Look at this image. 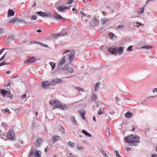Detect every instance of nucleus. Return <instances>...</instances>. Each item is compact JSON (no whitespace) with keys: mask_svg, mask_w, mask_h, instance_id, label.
I'll return each instance as SVG.
<instances>
[{"mask_svg":"<svg viewBox=\"0 0 157 157\" xmlns=\"http://www.w3.org/2000/svg\"><path fill=\"white\" fill-rule=\"evenodd\" d=\"M140 137L136 135L131 134L130 136L125 137L124 139V141H126L131 146H135L140 142Z\"/></svg>","mask_w":157,"mask_h":157,"instance_id":"1","label":"nucleus"},{"mask_svg":"<svg viewBox=\"0 0 157 157\" xmlns=\"http://www.w3.org/2000/svg\"><path fill=\"white\" fill-rule=\"evenodd\" d=\"M0 92L3 97L4 98H9L11 99H12L13 95L11 94L10 91L3 89H0Z\"/></svg>","mask_w":157,"mask_h":157,"instance_id":"2","label":"nucleus"},{"mask_svg":"<svg viewBox=\"0 0 157 157\" xmlns=\"http://www.w3.org/2000/svg\"><path fill=\"white\" fill-rule=\"evenodd\" d=\"M55 105L53 106V109H61L62 110H67V108L66 105H63L59 101H56Z\"/></svg>","mask_w":157,"mask_h":157,"instance_id":"3","label":"nucleus"},{"mask_svg":"<svg viewBox=\"0 0 157 157\" xmlns=\"http://www.w3.org/2000/svg\"><path fill=\"white\" fill-rule=\"evenodd\" d=\"M66 60L65 57H63L61 59L57 64L58 69H62V67L64 65Z\"/></svg>","mask_w":157,"mask_h":157,"instance_id":"4","label":"nucleus"},{"mask_svg":"<svg viewBox=\"0 0 157 157\" xmlns=\"http://www.w3.org/2000/svg\"><path fill=\"white\" fill-rule=\"evenodd\" d=\"M63 82L60 79L55 78L52 80L50 83L51 86H55L58 83H62Z\"/></svg>","mask_w":157,"mask_h":157,"instance_id":"5","label":"nucleus"},{"mask_svg":"<svg viewBox=\"0 0 157 157\" xmlns=\"http://www.w3.org/2000/svg\"><path fill=\"white\" fill-rule=\"evenodd\" d=\"M75 52L73 51L70 52L68 55V62L69 64H71L73 62V59L75 55Z\"/></svg>","mask_w":157,"mask_h":157,"instance_id":"6","label":"nucleus"},{"mask_svg":"<svg viewBox=\"0 0 157 157\" xmlns=\"http://www.w3.org/2000/svg\"><path fill=\"white\" fill-rule=\"evenodd\" d=\"M7 137L10 140H13L15 137V132L12 130H10L7 133Z\"/></svg>","mask_w":157,"mask_h":157,"instance_id":"7","label":"nucleus"},{"mask_svg":"<svg viewBox=\"0 0 157 157\" xmlns=\"http://www.w3.org/2000/svg\"><path fill=\"white\" fill-rule=\"evenodd\" d=\"M41 86L42 87L45 89H48L51 86L50 83L48 81H46L42 82Z\"/></svg>","mask_w":157,"mask_h":157,"instance_id":"8","label":"nucleus"},{"mask_svg":"<svg viewBox=\"0 0 157 157\" xmlns=\"http://www.w3.org/2000/svg\"><path fill=\"white\" fill-rule=\"evenodd\" d=\"M108 51L111 53L115 55L117 54V48L116 47H109L108 49Z\"/></svg>","mask_w":157,"mask_h":157,"instance_id":"9","label":"nucleus"},{"mask_svg":"<svg viewBox=\"0 0 157 157\" xmlns=\"http://www.w3.org/2000/svg\"><path fill=\"white\" fill-rule=\"evenodd\" d=\"M39 60V59L36 58L35 57H32L29 58L25 63H33Z\"/></svg>","mask_w":157,"mask_h":157,"instance_id":"10","label":"nucleus"},{"mask_svg":"<svg viewBox=\"0 0 157 157\" xmlns=\"http://www.w3.org/2000/svg\"><path fill=\"white\" fill-rule=\"evenodd\" d=\"M71 6H58L56 9L57 10L60 12H63L64 10L68 9H69L70 8Z\"/></svg>","mask_w":157,"mask_h":157,"instance_id":"11","label":"nucleus"},{"mask_svg":"<svg viewBox=\"0 0 157 157\" xmlns=\"http://www.w3.org/2000/svg\"><path fill=\"white\" fill-rule=\"evenodd\" d=\"M42 142V139L39 138L37 139L36 141H35L34 144L36 147H39L40 146Z\"/></svg>","mask_w":157,"mask_h":157,"instance_id":"12","label":"nucleus"},{"mask_svg":"<svg viewBox=\"0 0 157 157\" xmlns=\"http://www.w3.org/2000/svg\"><path fill=\"white\" fill-rule=\"evenodd\" d=\"M62 73H63L65 75L69 74L73 72V69H61Z\"/></svg>","mask_w":157,"mask_h":157,"instance_id":"13","label":"nucleus"},{"mask_svg":"<svg viewBox=\"0 0 157 157\" xmlns=\"http://www.w3.org/2000/svg\"><path fill=\"white\" fill-rule=\"evenodd\" d=\"M98 23V21L95 18H94L90 23V25L93 26H95Z\"/></svg>","mask_w":157,"mask_h":157,"instance_id":"14","label":"nucleus"},{"mask_svg":"<svg viewBox=\"0 0 157 157\" xmlns=\"http://www.w3.org/2000/svg\"><path fill=\"white\" fill-rule=\"evenodd\" d=\"M15 12L14 11L12 10L11 9H9L8 12L7 17H9L13 16L15 14Z\"/></svg>","mask_w":157,"mask_h":157,"instance_id":"15","label":"nucleus"},{"mask_svg":"<svg viewBox=\"0 0 157 157\" xmlns=\"http://www.w3.org/2000/svg\"><path fill=\"white\" fill-rule=\"evenodd\" d=\"M101 85L100 82H98L96 83L94 86V90L95 92H97L99 90Z\"/></svg>","mask_w":157,"mask_h":157,"instance_id":"16","label":"nucleus"},{"mask_svg":"<svg viewBox=\"0 0 157 157\" xmlns=\"http://www.w3.org/2000/svg\"><path fill=\"white\" fill-rule=\"evenodd\" d=\"M78 113L80 115L82 119L83 120H85L86 119L85 117V111L84 110H82L81 111H79L78 112Z\"/></svg>","mask_w":157,"mask_h":157,"instance_id":"17","label":"nucleus"},{"mask_svg":"<svg viewBox=\"0 0 157 157\" xmlns=\"http://www.w3.org/2000/svg\"><path fill=\"white\" fill-rule=\"evenodd\" d=\"M74 89L79 92H85V90L79 86H75Z\"/></svg>","mask_w":157,"mask_h":157,"instance_id":"18","label":"nucleus"},{"mask_svg":"<svg viewBox=\"0 0 157 157\" xmlns=\"http://www.w3.org/2000/svg\"><path fill=\"white\" fill-rule=\"evenodd\" d=\"M109 21V20L108 18H104L101 19V23L102 25L105 24Z\"/></svg>","mask_w":157,"mask_h":157,"instance_id":"19","label":"nucleus"},{"mask_svg":"<svg viewBox=\"0 0 157 157\" xmlns=\"http://www.w3.org/2000/svg\"><path fill=\"white\" fill-rule=\"evenodd\" d=\"M132 113L130 112H128L124 114V116L126 118H129L132 116Z\"/></svg>","mask_w":157,"mask_h":157,"instance_id":"20","label":"nucleus"},{"mask_svg":"<svg viewBox=\"0 0 157 157\" xmlns=\"http://www.w3.org/2000/svg\"><path fill=\"white\" fill-rule=\"evenodd\" d=\"M117 53H119V55H121L123 52V48L121 47H120L118 48H117Z\"/></svg>","mask_w":157,"mask_h":157,"instance_id":"21","label":"nucleus"},{"mask_svg":"<svg viewBox=\"0 0 157 157\" xmlns=\"http://www.w3.org/2000/svg\"><path fill=\"white\" fill-rule=\"evenodd\" d=\"M60 139V137L57 136H54L52 138L53 142L55 143L56 141Z\"/></svg>","mask_w":157,"mask_h":157,"instance_id":"22","label":"nucleus"},{"mask_svg":"<svg viewBox=\"0 0 157 157\" xmlns=\"http://www.w3.org/2000/svg\"><path fill=\"white\" fill-rule=\"evenodd\" d=\"M71 120L73 124L76 125L77 124V121L74 116H72L71 117Z\"/></svg>","mask_w":157,"mask_h":157,"instance_id":"23","label":"nucleus"},{"mask_svg":"<svg viewBox=\"0 0 157 157\" xmlns=\"http://www.w3.org/2000/svg\"><path fill=\"white\" fill-rule=\"evenodd\" d=\"M45 17H50L52 16V13L51 11H48L46 13L45 12Z\"/></svg>","mask_w":157,"mask_h":157,"instance_id":"24","label":"nucleus"},{"mask_svg":"<svg viewBox=\"0 0 157 157\" xmlns=\"http://www.w3.org/2000/svg\"><path fill=\"white\" fill-rule=\"evenodd\" d=\"M105 108L103 107L101 108L99 111L98 112V115H100L102 114H103L105 111Z\"/></svg>","mask_w":157,"mask_h":157,"instance_id":"25","label":"nucleus"},{"mask_svg":"<svg viewBox=\"0 0 157 157\" xmlns=\"http://www.w3.org/2000/svg\"><path fill=\"white\" fill-rule=\"evenodd\" d=\"M53 16L55 18L57 19H61L62 18V17L57 13H55Z\"/></svg>","mask_w":157,"mask_h":157,"instance_id":"26","label":"nucleus"},{"mask_svg":"<svg viewBox=\"0 0 157 157\" xmlns=\"http://www.w3.org/2000/svg\"><path fill=\"white\" fill-rule=\"evenodd\" d=\"M6 49H6V48H3L1 50V51L0 52V55L2 53V52H3V51ZM6 54V53H5V54L1 58H0V61H2V60H3L4 59Z\"/></svg>","mask_w":157,"mask_h":157,"instance_id":"27","label":"nucleus"},{"mask_svg":"<svg viewBox=\"0 0 157 157\" xmlns=\"http://www.w3.org/2000/svg\"><path fill=\"white\" fill-rule=\"evenodd\" d=\"M82 132L87 137H91V135H90V134L84 130H83L82 131Z\"/></svg>","mask_w":157,"mask_h":157,"instance_id":"28","label":"nucleus"},{"mask_svg":"<svg viewBox=\"0 0 157 157\" xmlns=\"http://www.w3.org/2000/svg\"><path fill=\"white\" fill-rule=\"evenodd\" d=\"M59 131L62 134H63L65 133V129L62 125L60 126Z\"/></svg>","mask_w":157,"mask_h":157,"instance_id":"29","label":"nucleus"},{"mask_svg":"<svg viewBox=\"0 0 157 157\" xmlns=\"http://www.w3.org/2000/svg\"><path fill=\"white\" fill-rule=\"evenodd\" d=\"M41 153V151L36 150L34 152L35 156V157H40V154Z\"/></svg>","mask_w":157,"mask_h":157,"instance_id":"30","label":"nucleus"},{"mask_svg":"<svg viewBox=\"0 0 157 157\" xmlns=\"http://www.w3.org/2000/svg\"><path fill=\"white\" fill-rule=\"evenodd\" d=\"M108 35L109 36L110 38L111 39H113V38H116L117 37V36H115L113 33L111 32L109 33H108Z\"/></svg>","mask_w":157,"mask_h":157,"instance_id":"31","label":"nucleus"},{"mask_svg":"<svg viewBox=\"0 0 157 157\" xmlns=\"http://www.w3.org/2000/svg\"><path fill=\"white\" fill-rule=\"evenodd\" d=\"M37 13L42 17H45V12L40 11L37 12Z\"/></svg>","mask_w":157,"mask_h":157,"instance_id":"32","label":"nucleus"},{"mask_svg":"<svg viewBox=\"0 0 157 157\" xmlns=\"http://www.w3.org/2000/svg\"><path fill=\"white\" fill-rule=\"evenodd\" d=\"M144 10V8L143 7L142 8H140L137 11V13L138 15H140L142 13H143Z\"/></svg>","mask_w":157,"mask_h":157,"instance_id":"33","label":"nucleus"},{"mask_svg":"<svg viewBox=\"0 0 157 157\" xmlns=\"http://www.w3.org/2000/svg\"><path fill=\"white\" fill-rule=\"evenodd\" d=\"M67 34L66 33H59L57 34L56 35V36L55 38L62 36H63L66 35V34Z\"/></svg>","mask_w":157,"mask_h":157,"instance_id":"34","label":"nucleus"},{"mask_svg":"<svg viewBox=\"0 0 157 157\" xmlns=\"http://www.w3.org/2000/svg\"><path fill=\"white\" fill-rule=\"evenodd\" d=\"M17 17L13 18L10 19L9 21V23H13L15 22H17Z\"/></svg>","mask_w":157,"mask_h":157,"instance_id":"35","label":"nucleus"},{"mask_svg":"<svg viewBox=\"0 0 157 157\" xmlns=\"http://www.w3.org/2000/svg\"><path fill=\"white\" fill-rule=\"evenodd\" d=\"M67 144L68 145H69L72 148H73L74 146L75 145L74 143L70 141H69L67 143Z\"/></svg>","mask_w":157,"mask_h":157,"instance_id":"36","label":"nucleus"},{"mask_svg":"<svg viewBox=\"0 0 157 157\" xmlns=\"http://www.w3.org/2000/svg\"><path fill=\"white\" fill-rule=\"evenodd\" d=\"M97 98V95L94 94H93L92 95L91 97V100L92 101H95L96 100Z\"/></svg>","mask_w":157,"mask_h":157,"instance_id":"37","label":"nucleus"},{"mask_svg":"<svg viewBox=\"0 0 157 157\" xmlns=\"http://www.w3.org/2000/svg\"><path fill=\"white\" fill-rule=\"evenodd\" d=\"M29 156L33 157L35 156L34 152L33 150H31L29 152Z\"/></svg>","mask_w":157,"mask_h":157,"instance_id":"38","label":"nucleus"},{"mask_svg":"<svg viewBox=\"0 0 157 157\" xmlns=\"http://www.w3.org/2000/svg\"><path fill=\"white\" fill-rule=\"evenodd\" d=\"M56 101L53 100H52L50 101L49 104L51 105H55L56 103Z\"/></svg>","mask_w":157,"mask_h":157,"instance_id":"39","label":"nucleus"},{"mask_svg":"<svg viewBox=\"0 0 157 157\" xmlns=\"http://www.w3.org/2000/svg\"><path fill=\"white\" fill-rule=\"evenodd\" d=\"M151 46H150L149 45H145L141 47V48H145L146 49H149L150 48H151Z\"/></svg>","mask_w":157,"mask_h":157,"instance_id":"40","label":"nucleus"},{"mask_svg":"<svg viewBox=\"0 0 157 157\" xmlns=\"http://www.w3.org/2000/svg\"><path fill=\"white\" fill-rule=\"evenodd\" d=\"M50 64L51 65L52 69H54L56 66V64L55 63L52 62H50Z\"/></svg>","mask_w":157,"mask_h":157,"instance_id":"41","label":"nucleus"},{"mask_svg":"<svg viewBox=\"0 0 157 157\" xmlns=\"http://www.w3.org/2000/svg\"><path fill=\"white\" fill-rule=\"evenodd\" d=\"M2 111L3 112L5 113V112H8L9 113H10V111L8 109H3L2 110Z\"/></svg>","mask_w":157,"mask_h":157,"instance_id":"42","label":"nucleus"},{"mask_svg":"<svg viewBox=\"0 0 157 157\" xmlns=\"http://www.w3.org/2000/svg\"><path fill=\"white\" fill-rule=\"evenodd\" d=\"M6 134L2 131L0 130V136H5Z\"/></svg>","mask_w":157,"mask_h":157,"instance_id":"43","label":"nucleus"},{"mask_svg":"<svg viewBox=\"0 0 157 157\" xmlns=\"http://www.w3.org/2000/svg\"><path fill=\"white\" fill-rule=\"evenodd\" d=\"M9 39H10L11 40H13L14 39V37L13 35H10L8 36Z\"/></svg>","mask_w":157,"mask_h":157,"instance_id":"44","label":"nucleus"},{"mask_svg":"<svg viewBox=\"0 0 157 157\" xmlns=\"http://www.w3.org/2000/svg\"><path fill=\"white\" fill-rule=\"evenodd\" d=\"M153 93H157V88H155L153 89L152 90Z\"/></svg>","mask_w":157,"mask_h":157,"instance_id":"45","label":"nucleus"},{"mask_svg":"<svg viewBox=\"0 0 157 157\" xmlns=\"http://www.w3.org/2000/svg\"><path fill=\"white\" fill-rule=\"evenodd\" d=\"M115 153H116L117 157H121L119 154V152L118 151H115Z\"/></svg>","mask_w":157,"mask_h":157,"instance_id":"46","label":"nucleus"},{"mask_svg":"<svg viewBox=\"0 0 157 157\" xmlns=\"http://www.w3.org/2000/svg\"><path fill=\"white\" fill-rule=\"evenodd\" d=\"M74 0H68L67 1V3L68 4H71L73 2Z\"/></svg>","mask_w":157,"mask_h":157,"instance_id":"47","label":"nucleus"},{"mask_svg":"<svg viewBox=\"0 0 157 157\" xmlns=\"http://www.w3.org/2000/svg\"><path fill=\"white\" fill-rule=\"evenodd\" d=\"M39 44L41 46L43 47H48V45L44 44L42 43H40Z\"/></svg>","mask_w":157,"mask_h":157,"instance_id":"48","label":"nucleus"},{"mask_svg":"<svg viewBox=\"0 0 157 157\" xmlns=\"http://www.w3.org/2000/svg\"><path fill=\"white\" fill-rule=\"evenodd\" d=\"M77 146H78V149L79 150H83V149H84V147H83L80 146H79L78 144Z\"/></svg>","mask_w":157,"mask_h":157,"instance_id":"49","label":"nucleus"},{"mask_svg":"<svg viewBox=\"0 0 157 157\" xmlns=\"http://www.w3.org/2000/svg\"><path fill=\"white\" fill-rule=\"evenodd\" d=\"M132 46H129L128 48L127 49V50L128 51H132Z\"/></svg>","mask_w":157,"mask_h":157,"instance_id":"50","label":"nucleus"},{"mask_svg":"<svg viewBox=\"0 0 157 157\" xmlns=\"http://www.w3.org/2000/svg\"><path fill=\"white\" fill-rule=\"evenodd\" d=\"M20 22H24L25 23V21L24 20H22L21 19H18L17 18V21Z\"/></svg>","mask_w":157,"mask_h":157,"instance_id":"51","label":"nucleus"},{"mask_svg":"<svg viewBox=\"0 0 157 157\" xmlns=\"http://www.w3.org/2000/svg\"><path fill=\"white\" fill-rule=\"evenodd\" d=\"M115 101H116L117 102L120 101V99L119 98H118L117 96H116L114 98Z\"/></svg>","mask_w":157,"mask_h":157,"instance_id":"52","label":"nucleus"},{"mask_svg":"<svg viewBox=\"0 0 157 157\" xmlns=\"http://www.w3.org/2000/svg\"><path fill=\"white\" fill-rule=\"evenodd\" d=\"M141 25V23L137 22L136 23V27H138Z\"/></svg>","mask_w":157,"mask_h":157,"instance_id":"53","label":"nucleus"},{"mask_svg":"<svg viewBox=\"0 0 157 157\" xmlns=\"http://www.w3.org/2000/svg\"><path fill=\"white\" fill-rule=\"evenodd\" d=\"M32 19L36 20L37 19L36 16L35 15H33L32 17Z\"/></svg>","mask_w":157,"mask_h":157,"instance_id":"54","label":"nucleus"},{"mask_svg":"<svg viewBox=\"0 0 157 157\" xmlns=\"http://www.w3.org/2000/svg\"><path fill=\"white\" fill-rule=\"evenodd\" d=\"M70 51L69 50H65L64 52L63 53V54L64 55V54H65L67 53V52H69Z\"/></svg>","mask_w":157,"mask_h":157,"instance_id":"55","label":"nucleus"},{"mask_svg":"<svg viewBox=\"0 0 157 157\" xmlns=\"http://www.w3.org/2000/svg\"><path fill=\"white\" fill-rule=\"evenodd\" d=\"M26 94H24L23 95L21 96V98H22V99H24L25 98H26Z\"/></svg>","mask_w":157,"mask_h":157,"instance_id":"56","label":"nucleus"},{"mask_svg":"<svg viewBox=\"0 0 157 157\" xmlns=\"http://www.w3.org/2000/svg\"><path fill=\"white\" fill-rule=\"evenodd\" d=\"M7 125V124L4 123H2V127H5Z\"/></svg>","mask_w":157,"mask_h":157,"instance_id":"57","label":"nucleus"},{"mask_svg":"<svg viewBox=\"0 0 157 157\" xmlns=\"http://www.w3.org/2000/svg\"><path fill=\"white\" fill-rule=\"evenodd\" d=\"M124 27L121 25H119L117 27V29L123 28Z\"/></svg>","mask_w":157,"mask_h":157,"instance_id":"58","label":"nucleus"},{"mask_svg":"<svg viewBox=\"0 0 157 157\" xmlns=\"http://www.w3.org/2000/svg\"><path fill=\"white\" fill-rule=\"evenodd\" d=\"M80 65V68H83L84 67V66L83 63H81Z\"/></svg>","mask_w":157,"mask_h":157,"instance_id":"59","label":"nucleus"},{"mask_svg":"<svg viewBox=\"0 0 157 157\" xmlns=\"http://www.w3.org/2000/svg\"><path fill=\"white\" fill-rule=\"evenodd\" d=\"M6 64V63L4 62H2L1 63H0V67L2 66V65H4Z\"/></svg>","mask_w":157,"mask_h":157,"instance_id":"60","label":"nucleus"},{"mask_svg":"<svg viewBox=\"0 0 157 157\" xmlns=\"http://www.w3.org/2000/svg\"><path fill=\"white\" fill-rule=\"evenodd\" d=\"M145 132H148L149 131V127H147L146 128H145Z\"/></svg>","mask_w":157,"mask_h":157,"instance_id":"61","label":"nucleus"},{"mask_svg":"<svg viewBox=\"0 0 157 157\" xmlns=\"http://www.w3.org/2000/svg\"><path fill=\"white\" fill-rule=\"evenodd\" d=\"M151 157H157V154H153L151 155Z\"/></svg>","mask_w":157,"mask_h":157,"instance_id":"62","label":"nucleus"},{"mask_svg":"<svg viewBox=\"0 0 157 157\" xmlns=\"http://www.w3.org/2000/svg\"><path fill=\"white\" fill-rule=\"evenodd\" d=\"M72 11H75V13H76L78 12V11H77V10L75 9V8H73V9H72Z\"/></svg>","mask_w":157,"mask_h":157,"instance_id":"63","label":"nucleus"},{"mask_svg":"<svg viewBox=\"0 0 157 157\" xmlns=\"http://www.w3.org/2000/svg\"><path fill=\"white\" fill-rule=\"evenodd\" d=\"M126 148L127 149V151H129L131 149V148L129 147H126Z\"/></svg>","mask_w":157,"mask_h":157,"instance_id":"64","label":"nucleus"}]
</instances>
